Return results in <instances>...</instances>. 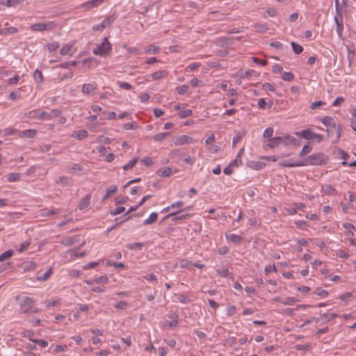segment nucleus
<instances>
[{
  "label": "nucleus",
  "mask_w": 356,
  "mask_h": 356,
  "mask_svg": "<svg viewBox=\"0 0 356 356\" xmlns=\"http://www.w3.org/2000/svg\"><path fill=\"white\" fill-rule=\"evenodd\" d=\"M225 238L227 241L232 242L234 244L240 243L243 239L242 236L235 234H225Z\"/></svg>",
  "instance_id": "6ab92c4d"
},
{
  "label": "nucleus",
  "mask_w": 356,
  "mask_h": 356,
  "mask_svg": "<svg viewBox=\"0 0 356 356\" xmlns=\"http://www.w3.org/2000/svg\"><path fill=\"white\" fill-rule=\"evenodd\" d=\"M115 18L113 17V16H108V17H106L102 22V24L104 25V27H106V26H110L111 24H112L113 23V22L115 21Z\"/></svg>",
  "instance_id": "ea45409f"
},
{
  "label": "nucleus",
  "mask_w": 356,
  "mask_h": 356,
  "mask_svg": "<svg viewBox=\"0 0 356 356\" xmlns=\"http://www.w3.org/2000/svg\"><path fill=\"white\" fill-rule=\"evenodd\" d=\"M59 47V44L57 42H54L52 43H49L47 45L48 50L50 52L55 51Z\"/></svg>",
  "instance_id": "338daca9"
},
{
  "label": "nucleus",
  "mask_w": 356,
  "mask_h": 356,
  "mask_svg": "<svg viewBox=\"0 0 356 356\" xmlns=\"http://www.w3.org/2000/svg\"><path fill=\"white\" fill-rule=\"evenodd\" d=\"M22 79V76L19 75H15L8 79V83L10 85H17Z\"/></svg>",
  "instance_id": "c03bdc74"
},
{
  "label": "nucleus",
  "mask_w": 356,
  "mask_h": 356,
  "mask_svg": "<svg viewBox=\"0 0 356 356\" xmlns=\"http://www.w3.org/2000/svg\"><path fill=\"white\" fill-rule=\"evenodd\" d=\"M18 131L15 129H13V128H6L4 130H3V136H13L14 134H15Z\"/></svg>",
  "instance_id": "603ef678"
},
{
  "label": "nucleus",
  "mask_w": 356,
  "mask_h": 356,
  "mask_svg": "<svg viewBox=\"0 0 356 356\" xmlns=\"http://www.w3.org/2000/svg\"><path fill=\"white\" fill-rule=\"evenodd\" d=\"M322 192L325 193L326 195H334L336 193V190L330 184L323 185L321 188Z\"/></svg>",
  "instance_id": "393cba45"
},
{
  "label": "nucleus",
  "mask_w": 356,
  "mask_h": 356,
  "mask_svg": "<svg viewBox=\"0 0 356 356\" xmlns=\"http://www.w3.org/2000/svg\"><path fill=\"white\" fill-rule=\"evenodd\" d=\"M291 45L295 54H300L303 51V47L295 42H291Z\"/></svg>",
  "instance_id": "e433bc0d"
},
{
  "label": "nucleus",
  "mask_w": 356,
  "mask_h": 356,
  "mask_svg": "<svg viewBox=\"0 0 356 356\" xmlns=\"http://www.w3.org/2000/svg\"><path fill=\"white\" fill-rule=\"evenodd\" d=\"M188 86L182 85L177 88V92L179 95H184L188 92Z\"/></svg>",
  "instance_id": "680f3d73"
},
{
  "label": "nucleus",
  "mask_w": 356,
  "mask_h": 356,
  "mask_svg": "<svg viewBox=\"0 0 356 356\" xmlns=\"http://www.w3.org/2000/svg\"><path fill=\"white\" fill-rule=\"evenodd\" d=\"M82 170L81 166L79 164L75 163L71 166H69L67 168V171L70 173H76V172L81 171Z\"/></svg>",
  "instance_id": "4c0bfd02"
},
{
  "label": "nucleus",
  "mask_w": 356,
  "mask_h": 356,
  "mask_svg": "<svg viewBox=\"0 0 356 356\" xmlns=\"http://www.w3.org/2000/svg\"><path fill=\"white\" fill-rule=\"evenodd\" d=\"M140 163L146 166H149L152 164V159L151 157H144L140 160Z\"/></svg>",
  "instance_id": "774afa93"
},
{
  "label": "nucleus",
  "mask_w": 356,
  "mask_h": 356,
  "mask_svg": "<svg viewBox=\"0 0 356 356\" xmlns=\"http://www.w3.org/2000/svg\"><path fill=\"white\" fill-rule=\"evenodd\" d=\"M178 115L181 118H186L189 117L190 115H192V111L190 110V109H186V110L180 111L178 113Z\"/></svg>",
  "instance_id": "e2e57ef3"
},
{
  "label": "nucleus",
  "mask_w": 356,
  "mask_h": 356,
  "mask_svg": "<svg viewBox=\"0 0 356 356\" xmlns=\"http://www.w3.org/2000/svg\"><path fill=\"white\" fill-rule=\"evenodd\" d=\"M35 113L38 119L44 120H49L52 118L59 117L61 113L60 111L58 109H54L49 113L43 111H38Z\"/></svg>",
  "instance_id": "39448f33"
},
{
  "label": "nucleus",
  "mask_w": 356,
  "mask_h": 356,
  "mask_svg": "<svg viewBox=\"0 0 356 356\" xmlns=\"http://www.w3.org/2000/svg\"><path fill=\"white\" fill-rule=\"evenodd\" d=\"M303 163H302V161H283L279 163V165L281 167H287V168H293V167H301Z\"/></svg>",
  "instance_id": "2eb2a0df"
},
{
  "label": "nucleus",
  "mask_w": 356,
  "mask_h": 356,
  "mask_svg": "<svg viewBox=\"0 0 356 356\" xmlns=\"http://www.w3.org/2000/svg\"><path fill=\"white\" fill-rule=\"evenodd\" d=\"M273 129L272 127H267L263 133V137L268 141L270 138H273Z\"/></svg>",
  "instance_id": "c9c22d12"
},
{
  "label": "nucleus",
  "mask_w": 356,
  "mask_h": 356,
  "mask_svg": "<svg viewBox=\"0 0 356 356\" xmlns=\"http://www.w3.org/2000/svg\"><path fill=\"white\" fill-rule=\"evenodd\" d=\"M112 50L111 43L107 38H104L100 44H97L95 48L93 49L92 53L96 56H106L108 55Z\"/></svg>",
  "instance_id": "f03ea898"
},
{
  "label": "nucleus",
  "mask_w": 356,
  "mask_h": 356,
  "mask_svg": "<svg viewBox=\"0 0 356 356\" xmlns=\"http://www.w3.org/2000/svg\"><path fill=\"white\" fill-rule=\"evenodd\" d=\"M254 31L258 33H264L268 31V26L265 24H257L254 25Z\"/></svg>",
  "instance_id": "c756f323"
},
{
  "label": "nucleus",
  "mask_w": 356,
  "mask_h": 356,
  "mask_svg": "<svg viewBox=\"0 0 356 356\" xmlns=\"http://www.w3.org/2000/svg\"><path fill=\"white\" fill-rule=\"evenodd\" d=\"M189 216H190L189 214H186V213L181 214L180 211H178L172 212V213H170L166 215L164 217L163 220L168 219L170 218H172V221L181 220H184V219L187 218Z\"/></svg>",
  "instance_id": "9b49d317"
},
{
  "label": "nucleus",
  "mask_w": 356,
  "mask_h": 356,
  "mask_svg": "<svg viewBox=\"0 0 356 356\" xmlns=\"http://www.w3.org/2000/svg\"><path fill=\"white\" fill-rule=\"evenodd\" d=\"M117 84L122 89H124V90H127L132 89V86L127 82H122V81H118L117 82Z\"/></svg>",
  "instance_id": "8fccbe9b"
},
{
  "label": "nucleus",
  "mask_w": 356,
  "mask_h": 356,
  "mask_svg": "<svg viewBox=\"0 0 356 356\" xmlns=\"http://www.w3.org/2000/svg\"><path fill=\"white\" fill-rule=\"evenodd\" d=\"M14 254L13 250H8L0 254V262L10 258Z\"/></svg>",
  "instance_id": "2f4dec72"
},
{
  "label": "nucleus",
  "mask_w": 356,
  "mask_h": 356,
  "mask_svg": "<svg viewBox=\"0 0 356 356\" xmlns=\"http://www.w3.org/2000/svg\"><path fill=\"white\" fill-rule=\"evenodd\" d=\"M170 320H165L161 322V326L163 327H175L178 325L179 316L176 313H171L168 315Z\"/></svg>",
  "instance_id": "423d86ee"
},
{
  "label": "nucleus",
  "mask_w": 356,
  "mask_h": 356,
  "mask_svg": "<svg viewBox=\"0 0 356 356\" xmlns=\"http://www.w3.org/2000/svg\"><path fill=\"white\" fill-rule=\"evenodd\" d=\"M168 136H170V133L169 132L159 133V134L154 135L152 137V138L155 141H162Z\"/></svg>",
  "instance_id": "58836bf2"
},
{
  "label": "nucleus",
  "mask_w": 356,
  "mask_h": 356,
  "mask_svg": "<svg viewBox=\"0 0 356 356\" xmlns=\"http://www.w3.org/2000/svg\"><path fill=\"white\" fill-rule=\"evenodd\" d=\"M157 174L160 177H168L172 174V169L169 167H165L159 169Z\"/></svg>",
  "instance_id": "a878e982"
},
{
  "label": "nucleus",
  "mask_w": 356,
  "mask_h": 356,
  "mask_svg": "<svg viewBox=\"0 0 356 356\" xmlns=\"http://www.w3.org/2000/svg\"><path fill=\"white\" fill-rule=\"evenodd\" d=\"M30 245H31V241L26 240L20 244V246L17 249V251L19 253H22L24 251L27 250L29 249V248L30 247Z\"/></svg>",
  "instance_id": "7c9ffc66"
},
{
  "label": "nucleus",
  "mask_w": 356,
  "mask_h": 356,
  "mask_svg": "<svg viewBox=\"0 0 356 356\" xmlns=\"http://www.w3.org/2000/svg\"><path fill=\"white\" fill-rule=\"evenodd\" d=\"M193 139L192 137L188 135H180L176 137L175 139L174 143L175 145H187L191 144L193 143Z\"/></svg>",
  "instance_id": "9d476101"
},
{
  "label": "nucleus",
  "mask_w": 356,
  "mask_h": 356,
  "mask_svg": "<svg viewBox=\"0 0 356 356\" xmlns=\"http://www.w3.org/2000/svg\"><path fill=\"white\" fill-rule=\"evenodd\" d=\"M91 197V194L88 193L83 198L81 199L79 205V210H83L90 205Z\"/></svg>",
  "instance_id": "f3484780"
},
{
  "label": "nucleus",
  "mask_w": 356,
  "mask_h": 356,
  "mask_svg": "<svg viewBox=\"0 0 356 356\" xmlns=\"http://www.w3.org/2000/svg\"><path fill=\"white\" fill-rule=\"evenodd\" d=\"M282 139V144H283L284 146H289L290 145H297V140L296 138L291 135H285L283 137H281Z\"/></svg>",
  "instance_id": "ddd939ff"
},
{
  "label": "nucleus",
  "mask_w": 356,
  "mask_h": 356,
  "mask_svg": "<svg viewBox=\"0 0 356 356\" xmlns=\"http://www.w3.org/2000/svg\"><path fill=\"white\" fill-rule=\"evenodd\" d=\"M293 78H294L293 74L289 72H285L282 74V79L284 81H291L292 79H293Z\"/></svg>",
  "instance_id": "13d9d810"
},
{
  "label": "nucleus",
  "mask_w": 356,
  "mask_h": 356,
  "mask_svg": "<svg viewBox=\"0 0 356 356\" xmlns=\"http://www.w3.org/2000/svg\"><path fill=\"white\" fill-rule=\"evenodd\" d=\"M17 300L19 301V312L24 314H32L38 313V308L33 306L35 301L28 296H17Z\"/></svg>",
  "instance_id": "f257e3e1"
},
{
  "label": "nucleus",
  "mask_w": 356,
  "mask_h": 356,
  "mask_svg": "<svg viewBox=\"0 0 356 356\" xmlns=\"http://www.w3.org/2000/svg\"><path fill=\"white\" fill-rule=\"evenodd\" d=\"M88 136V132L85 129L74 131L72 134V137L76 138L78 140H83Z\"/></svg>",
  "instance_id": "aec40b11"
},
{
  "label": "nucleus",
  "mask_w": 356,
  "mask_h": 356,
  "mask_svg": "<svg viewBox=\"0 0 356 356\" xmlns=\"http://www.w3.org/2000/svg\"><path fill=\"white\" fill-rule=\"evenodd\" d=\"M167 76V72L164 70L156 71L152 74V77L153 80H159L162 78H164Z\"/></svg>",
  "instance_id": "cd10ccee"
},
{
  "label": "nucleus",
  "mask_w": 356,
  "mask_h": 356,
  "mask_svg": "<svg viewBox=\"0 0 356 356\" xmlns=\"http://www.w3.org/2000/svg\"><path fill=\"white\" fill-rule=\"evenodd\" d=\"M138 158H134L132 159L127 164L123 166V169L124 170H128L129 169H131L138 162Z\"/></svg>",
  "instance_id": "37998d69"
},
{
  "label": "nucleus",
  "mask_w": 356,
  "mask_h": 356,
  "mask_svg": "<svg viewBox=\"0 0 356 356\" xmlns=\"http://www.w3.org/2000/svg\"><path fill=\"white\" fill-rule=\"evenodd\" d=\"M294 134L305 140H315L318 143L322 142L324 138L323 135L315 133L312 129H304L300 131H296Z\"/></svg>",
  "instance_id": "7ed1b4c3"
},
{
  "label": "nucleus",
  "mask_w": 356,
  "mask_h": 356,
  "mask_svg": "<svg viewBox=\"0 0 356 356\" xmlns=\"http://www.w3.org/2000/svg\"><path fill=\"white\" fill-rule=\"evenodd\" d=\"M54 27L53 22H49L46 23H37L31 26V30L33 31H43L50 30Z\"/></svg>",
  "instance_id": "6e6552de"
},
{
  "label": "nucleus",
  "mask_w": 356,
  "mask_h": 356,
  "mask_svg": "<svg viewBox=\"0 0 356 356\" xmlns=\"http://www.w3.org/2000/svg\"><path fill=\"white\" fill-rule=\"evenodd\" d=\"M53 274V269L51 267L49 268L45 272H38L36 279L38 281H46Z\"/></svg>",
  "instance_id": "f8f14e48"
},
{
  "label": "nucleus",
  "mask_w": 356,
  "mask_h": 356,
  "mask_svg": "<svg viewBox=\"0 0 356 356\" xmlns=\"http://www.w3.org/2000/svg\"><path fill=\"white\" fill-rule=\"evenodd\" d=\"M295 223H296L297 227L300 229L305 230V229H307V228L309 227L308 223L305 220L296 221Z\"/></svg>",
  "instance_id": "a18cd8bd"
},
{
  "label": "nucleus",
  "mask_w": 356,
  "mask_h": 356,
  "mask_svg": "<svg viewBox=\"0 0 356 356\" xmlns=\"http://www.w3.org/2000/svg\"><path fill=\"white\" fill-rule=\"evenodd\" d=\"M95 86L92 83H84L81 87V91L84 94H91L95 92Z\"/></svg>",
  "instance_id": "412c9836"
},
{
  "label": "nucleus",
  "mask_w": 356,
  "mask_h": 356,
  "mask_svg": "<svg viewBox=\"0 0 356 356\" xmlns=\"http://www.w3.org/2000/svg\"><path fill=\"white\" fill-rule=\"evenodd\" d=\"M176 300L183 304L188 303L191 300L187 296L181 293L175 294Z\"/></svg>",
  "instance_id": "bb28decb"
},
{
  "label": "nucleus",
  "mask_w": 356,
  "mask_h": 356,
  "mask_svg": "<svg viewBox=\"0 0 356 356\" xmlns=\"http://www.w3.org/2000/svg\"><path fill=\"white\" fill-rule=\"evenodd\" d=\"M302 163H303L302 166L318 165L325 163V161L323 154L316 153L307 157L304 161H302Z\"/></svg>",
  "instance_id": "20e7f679"
},
{
  "label": "nucleus",
  "mask_w": 356,
  "mask_h": 356,
  "mask_svg": "<svg viewBox=\"0 0 356 356\" xmlns=\"http://www.w3.org/2000/svg\"><path fill=\"white\" fill-rule=\"evenodd\" d=\"M280 144H282L281 136H276L273 138H270L265 145L269 148H275Z\"/></svg>",
  "instance_id": "dca6fc26"
},
{
  "label": "nucleus",
  "mask_w": 356,
  "mask_h": 356,
  "mask_svg": "<svg viewBox=\"0 0 356 356\" xmlns=\"http://www.w3.org/2000/svg\"><path fill=\"white\" fill-rule=\"evenodd\" d=\"M67 349V346L66 345H56L54 348V353H63L66 351Z\"/></svg>",
  "instance_id": "de8ad7c7"
},
{
  "label": "nucleus",
  "mask_w": 356,
  "mask_h": 356,
  "mask_svg": "<svg viewBox=\"0 0 356 356\" xmlns=\"http://www.w3.org/2000/svg\"><path fill=\"white\" fill-rule=\"evenodd\" d=\"M315 294L318 296H321L322 298H326L327 296H328L329 295V292L326 290H324L321 288H317L316 290H315Z\"/></svg>",
  "instance_id": "79ce46f5"
},
{
  "label": "nucleus",
  "mask_w": 356,
  "mask_h": 356,
  "mask_svg": "<svg viewBox=\"0 0 356 356\" xmlns=\"http://www.w3.org/2000/svg\"><path fill=\"white\" fill-rule=\"evenodd\" d=\"M179 266L181 268L191 270L193 268V262L187 259H182L180 261Z\"/></svg>",
  "instance_id": "f704fd0d"
},
{
  "label": "nucleus",
  "mask_w": 356,
  "mask_h": 356,
  "mask_svg": "<svg viewBox=\"0 0 356 356\" xmlns=\"http://www.w3.org/2000/svg\"><path fill=\"white\" fill-rule=\"evenodd\" d=\"M236 312V308L234 305H229L226 309V314L229 316H233Z\"/></svg>",
  "instance_id": "052dcab7"
},
{
  "label": "nucleus",
  "mask_w": 356,
  "mask_h": 356,
  "mask_svg": "<svg viewBox=\"0 0 356 356\" xmlns=\"http://www.w3.org/2000/svg\"><path fill=\"white\" fill-rule=\"evenodd\" d=\"M36 135V131L34 129H26L19 132V136L23 138H33Z\"/></svg>",
  "instance_id": "4be33fe9"
},
{
  "label": "nucleus",
  "mask_w": 356,
  "mask_h": 356,
  "mask_svg": "<svg viewBox=\"0 0 356 356\" xmlns=\"http://www.w3.org/2000/svg\"><path fill=\"white\" fill-rule=\"evenodd\" d=\"M35 262H33L32 261H29L24 264V268L25 270H33L35 268Z\"/></svg>",
  "instance_id": "69168bd1"
},
{
  "label": "nucleus",
  "mask_w": 356,
  "mask_h": 356,
  "mask_svg": "<svg viewBox=\"0 0 356 356\" xmlns=\"http://www.w3.org/2000/svg\"><path fill=\"white\" fill-rule=\"evenodd\" d=\"M342 226L343 227L346 229V236L348 237V238H350V237H352V236H354L355 234H354V229H355V226L351 224V223H349V222H343L342 224Z\"/></svg>",
  "instance_id": "a211bd4d"
},
{
  "label": "nucleus",
  "mask_w": 356,
  "mask_h": 356,
  "mask_svg": "<svg viewBox=\"0 0 356 356\" xmlns=\"http://www.w3.org/2000/svg\"><path fill=\"white\" fill-rule=\"evenodd\" d=\"M104 1V0H90V1H88L81 3L80 5V8L88 11V10H90L95 8L98 7Z\"/></svg>",
  "instance_id": "1a4fd4ad"
},
{
  "label": "nucleus",
  "mask_w": 356,
  "mask_h": 356,
  "mask_svg": "<svg viewBox=\"0 0 356 356\" xmlns=\"http://www.w3.org/2000/svg\"><path fill=\"white\" fill-rule=\"evenodd\" d=\"M76 64H77L76 61L72 60V61H67V62H64V63H60V67L61 68H68L72 66H75V65H76Z\"/></svg>",
  "instance_id": "4d7b16f0"
},
{
  "label": "nucleus",
  "mask_w": 356,
  "mask_h": 356,
  "mask_svg": "<svg viewBox=\"0 0 356 356\" xmlns=\"http://www.w3.org/2000/svg\"><path fill=\"white\" fill-rule=\"evenodd\" d=\"M33 78H34L35 81H37L38 83L42 82V81L43 79L42 72L40 71H39L38 70H36L34 72Z\"/></svg>",
  "instance_id": "3c124183"
},
{
  "label": "nucleus",
  "mask_w": 356,
  "mask_h": 356,
  "mask_svg": "<svg viewBox=\"0 0 356 356\" xmlns=\"http://www.w3.org/2000/svg\"><path fill=\"white\" fill-rule=\"evenodd\" d=\"M138 127L136 122H128L123 124V128L125 130L135 129Z\"/></svg>",
  "instance_id": "bf43d9fd"
},
{
  "label": "nucleus",
  "mask_w": 356,
  "mask_h": 356,
  "mask_svg": "<svg viewBox=\"0 0 356 356\" xmlns=\"http://www.w3.org/2000/svg\"><path fill=\"white\" fill-rule=\"evenodd\" d=\"M247 166L252 170H261L266 166V163L262 161H250L247 163Z\"/></svg>",
  "instance_id": "4468645a"
},
{
  "label": "nucleus",
  "mask_w": 356,
  "mask_h": 356,
  "mask_svg": "<svg viewBox=\"0 0 356 356\" xmlns=\"http://www.w3.org/2000/svg\"><path fill=\"white\" fill-rule=\"evenodd\" d=\"M321 122L326 127H333L336 126V123L333 118L330 116H325L321 119Z\"/></svg>",
  "instance_id": "5701e85b"
},
{
  "label": "nucleus",
  "mask_w": 356,
  "mask_h": 356,
  "mask_svg": "<svg viewBox=\"0 0 356 356\" xmlns=\"http://www.w3.org/2000/svg\"><path fill=\"white\" fill-rule=\"evenodd\" d=\"M20 175L19 173L14 172L8 175V181L10 182L17 181L19 180Z\"/></svg>",
  "instance_id": "a19ab883"
},
{
  "label": "nucleus",
  "mask_w": 356,
  "mask_h": 356,
  "mask_svg": "<svg viewBox=\"0 0 356 356\" xmlns=\"http://www.w3.org/2000/svg\"><path fill=\"white\" fill-rule=\"evenodd\" d=\"M158 218V213L156 212H152L150 213L149 217L143 221V225H151L156 221Z\"/></svg>",
  "instance_id": "b1692460"
},
{
  "label": "nucleus",
  "mask_w": 356,
  "mask_h": 356,
  "mask_svg": "<svg viewBox=\"0 0 356 356\" xmlns=\"http://www.w3.org/2000/svg\"><path fill=\"white\" fill-rule=\"evenodd\" d=\"M143 245V244L141 243H132L128 244L127 245V247L129 250H134V249L140 250L142 248Z\"/></svg>",
  "instance_id": "5fc2aeb1"
},
{
  "label": "nucleus",
  "mask_w": 356,
  "mask_h": 356,
  "mask_svg": "<svg viewBox=\"0 0 356 356\" xmlns=\"http://www.w3.org/2000/svg\"><path fill=\"white\" fill-rule=\"evenodd\" d=\"M118 190V187L115 185L111 186L106 189V193L105 195L104 196L102 201H104L106 200L111 195L114 194L116 193Z\"/></svg>",
  "instance_id": "c85d7f7f"
},
{
  "label": "nucleus",
  "mask_w": 356,
  "mask_h": 356,
  "mask_svg": "<svg viewBox=\"0 0 356 356\" xmlns=\"http://www.w3.org/2000/svg\"><path fill=\"white\" fill-rule=\"evenodd\" d=\"M67 253L70 255L71 257L73 258H81L85 255V252H79L76 250H70Z\"/></svg>",
  "instance_id": "49530a36"
},
{
  "label": "nucleus",
  "mask_w": 356,
  "mask_h": 356,
  "mask_svg": "<svg viewBox=\"0 0 356 356\" xmlns=\"http://www.w3.org/2000/svg\"><path fill=\"white\" fill-rule=\"evenodd\" d=\"M19 90H21V88L18 89V91H13L9 95V98L11 100H15L17 99H19L21 97V94L19 92Z\"/></svg>",
  "instance_id": "6e6d98bb"
},
{
  "label": "nucleus",
  "mask_w": 356,
  "mask_h": 356,
  "mask_svg": "<svg viewBox=\"0 0 356 356\" xmlns=\"http://www.w3.org/2000/svg\"><path fill=\"white\" fill-rule=\"evenodd\" d=\"M311 151H312V147L310 146H309L308 145H305L302 147V150L299 152V156L300 157H302L304 155L309 153Z\"/></svg>",
  "instance_id": "09e8293b"
},
{
  "label": "nucleus",
  "mask_w": 356,
  "mask_h": 356,
  "mask_svg": "<svg viewBox=\"0 0 356 356\" xmlns=\"http://www.w3.org/2000/svg\"><path fill=\"white\" fill-rule=\"evenodd\" d=\"M160 51V48L158 46L155 45H150L145 48V53L146 54H158Z\"/></svg>",
  "instance_id": "473e14b6"
},
{
  "label": "nucleus",
  "mask_w": 356,
  "mask_h": 356,
  "mask_svg": "<svg viewBox=\"0 0 356 356\" xmlns=\"http://www.w3.org/2000/svg\"><path fill=\"white\" fill-rule=\"evenodd\" d=\"M275 300H280V302L285 305H292L296 301V298L293 297H288L284 300H280L279 298H276Z\"/></svg>",
  "instance_id": "72a5a7b5"
},
{
  "label": "nucleus",
  "mask_w": 356,
  "mask_h": 356,
  "mask_svg": "<svg viewBox=\"0 0 356 356\" xmlns=\"http://www.w3.org/2000/svg\"><path fill=\"white\" fill-rule=\"evenodd\" d=\"M61 303V300L60 298H56L54 300H50L47 302V307H56L58 305H60Z\"/></svg>",
  "instance_id": "864d4df0"
},
{
  "label": "nucleus",
  "mask_w": 356,
  "mask_h": 356,
  "mask_svg": "<svg viewBox=\"0 0 356 356\" xmlns=\"http://www.w3.org/2000/svg\"><path fill=\"white\" fill-rule=\"evenodd\" d=\"M217 273L219 275H220L222 277H226L229 274V270L227 268H222L221 269H218Z\"/></svg>",
  "instance_id": "0e129e2a"
},
{
  "label": "nucleus",
  "mask_w": 356,
  "mask_h": 356,
  "mask_svg": "<svg viewBox=\"0 0 356 356\" xmlns=\"http://www.w3.org/2000/svg\"><path fill=\"white\" fill-rule=\"evenodd\" d=\"M74 41H71L63 44L60 49V54L62 56H72L76 52V49L74 48Z\"/></svg>",
  "instance_id": "0eeeda50"
}]
</instances>
